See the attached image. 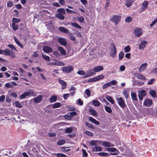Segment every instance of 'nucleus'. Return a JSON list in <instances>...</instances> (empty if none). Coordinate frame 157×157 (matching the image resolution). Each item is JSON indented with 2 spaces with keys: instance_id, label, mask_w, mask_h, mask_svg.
Here are the masks:
<instances>
[{
  "instance_id": "obj_1",
  "label": "nucleus",
  "mask_w": 157,
  "mask_h": 157,
  "mask_svg": "<svg viewBox=\"0 0 157 157\" xmlns=\"http://www.w3.org/2000/svg\"><path fill=\"white\" fill-rule=\"evenodd\" d=\"M110 46V54L113 58H114L117 55V51L115 45L114 44H111Z\"/></svg>"
},
{
  "instance_id": "obj_2",
  "label": "nucleus",
  "mask_w": 157,
  "mask_h": 157,
  "mask_svg": "<svg viewBox=\"0 0 157 157\" xmlns=\"http://www.w3.org/2000/svg\"><path fill=\"white\" fill-rule=\"evenodd\" d=\"M121 18V17L120 15H114L112 17L111 19L115 23V25H117L120 21Z\"/></svg>"
},
{
  "instance_id": "obj_3",
  "label": "nucleus",
  "mask_w": 157,
  "mask_h": 157,
  "mask_svg": "<svg viewBox=\"0 0 157 157\" xmlns=\"http://www.w3.org/2000/svg\"><path fill=\"white\" fill-rule=\"evenodd\" d=\"M138 96L140 101H142L144 97L146 95L147 92L144 90H142L138 91Z\"/></svg>"
},
{
  "instance_id": "obj_4",
  "label": "nucleus",
  "mask_w": 157,
  "mask_h": 157,
  "mask_svg": "<svg viewBox=\"0 0 157 157\" xmlns=\"http://www.w3.org/2000/svg\"><path fill=\"white\" fill-rule=\"evenodd\" d=\"M106 150L108 151L112 152H116L113 153H111V154L112 155H118L119 153V151L115 148L108 147L106 149Z\"/></svg>"
},
{
  "instance_id": "obj_5",
  "label": "nucleus",
  "mask_w": 157,
  "mask_h": 157,
  "mask_svg": "<svg viewBox=\"0 0 157 157\" xmlns=\"http://www.w3.org/2000/svg\"><path fill=\"white\" fill-rule=\"evenodd\" d=\"M95 73L94 72L93 69H91L87 71L85 73V75L84 76V78L91 76H92L95 75Z\"/></svg>"
},
{
  "instance_id": "obj_6",
  "label": "nucleus",
  "mask_w": 157,
  "mask_h": 157,
  "mask_svg": "<svg viewBox=\"0 0 157 157\" xmlns=\"http://www.w3.org/2000/svg\"><path fill=\"white\" fill-rule=\"evenodd\" d=\"M116 100L118 101V103L120 106L122 108H124L125 107V104L123 99L121 97L117 98Z\"/></svg>"
},
{
  "instance_id": "obj_7",
  "label": "nucleus",
  "mask_w": 157,
  "mask_h": 157,
  "mask_svg": "<svg viewBox=\"0 0 157 157\" xmlns=\"http://www.w3.org/2000/svg\"><path fill=\"white\" fill-rule=\"evenodd\" d=\"M73 70V67L69 66L68 67H63L62 70L64 72L69 73L72 71Z\"/></svg>"
},
{
  "instance_id": "obj_8",
  "label": "nucleus",
  "mask_w": 157,
  "mask_h": 157,
  "mask_svg": "<svg viewBox=\"0 0 157 157\" xmlns=\"http://www.w3.org/2000/svg\"><path fill=\"white\" fill-rule=\"evenodd\" d=\"M135 35L137 37H139L142 34V32L141 29L137 28L134 31Z\"/></svg>"
},
{
  "instance_id": "obj_9",
  "label": "nucleus",
  "mask_w": 157,
  "mask_h": 157,
  "mask_svg": "<svg viewBox=\"0 0 157 157\" xmlns=\"http://www.w3.org/2000/svg\"><path fill=\"white\" fill-rule=\"evenodd\" d=\"M148 2L147 1H144L141 5V10L140 12H142L145 10L147 7Z\"/></svg>"
},
{
  "instance_id": "obj_10",
  "label": "nucleus",
  "mask_w": 157,
  "mask_h": 157,
  "mask_svg": "<svg viewBox=\"0 0 157 157\" xmlns=\"http://www.w3.org/2000/svg\"><path fill=\"white\" fill-rule=\"evenodd\" d=\"M58 43L61 45L66 46L67 44V42L65 38H59L58 39Z\"/></svg>"
},
{
  "instance_id": "obj_11",
  "label": "nucleus",
  "mask_w": 157,
  "mask_h": 157,
  "mask_svg": "<svg viewBox=\"0 0 157 157\" xmlns=\"http://www.w3.org/2000/svg\"><path fill=\"white\" fill-rule=\"evenodd\" d=\"M152 100L149 99H147L145 100L144 102V104L147 107H150L152 105Z\"/></svg>"
},
{
  "instance_id": "obj_12",
  "label": "nucleus",
  "mask_w": 157,
  "mask_h": 157,
  "mask_svg": "<svg viewBox=\"0 0 157 157\" xmlns=\"http://www.w3.org/2000/svg\"><path fill=\"white\" fill-rule=\"evenodd\" d=\"M43 51L45 52L48 53L52 52V48L47 46H44L43 48Z\"/></svg>"
},
{
  "instance_id": "obj_13",
  "label": "nucleus",
  "mask_w": 157,
  "mask_h": 157,
  "mask_svg": "<svg viewBox=\"0 0 157 157\" xmlns=\"http://www.w3.org/2000/svg\"><path fill=\"white\" fill-rule=\"evenodd\" d=\"M58 80L59 83L62 85V89L63 90L65 89L67 86V83L66 82L60 79H59Z\"/></svg>"
},
{
  "instance_id": "obj_14",
  "label": "nucleus",
  "mask_w": 157,
  "mask_h": 157,
  "mask_svg": "<svg viewBox=\"0 0 157 157\" xmlns=\"http://www.w3.org/2000/svg\"><path fill=\"white\" fill-rule=\"evenodd\" d=\"M49 65H56L58 66H63L65 64L61 61H56V62H52L49 64Z\"/></svg>"
},
{
  "instance_id": "obj_15",
  "label": "nucleus",
  "mask_w": 157,
  "mask_h": 157,
  "mask_svg": "<svg viewBox=\"0 0 157 157\" xmlns=\"http://www.w3.org/2000/svg\"><path fill=\"white\" fill-rule=\"evenodd\" d=\"M147 65V64L146 63L142 64L139 68V71L140 72L144 71L146 69Z\"/></svg>"
},
{
  "instance_id": "obj_16",
  "label": "nucleus",
  "mask_w": 157,
  "mask_h": 157,
  "mask_svg": "<svg viewBox=\"0 0 157 157\" xmlns=\"http://www.w3.org/2000/svg\"><path fill=\"white\" fill-rule=\"evenodd\" d=\"M103 70V67L102 66H97L95 67L93 69L94 73L99 72Z\"/></svg>"
},
{
  "instance_id": "obj_17",
  "label": "nucleus",
  "mask_w": 157,
  "mask_h": 157,
  "mask_svg": "<svg viewBox=\"0 0 157 157\" xmlns=\"http://www.w3.org/2000/svg\"><path fill=\"white\" fill-rule=\"evenodd\" d=\"M102 145L105 147H113L114 146V145L112 143L108 142H103L102 143Z\"/></svg>"
},
{
  "instance_id": "obj_18",
  "label": "nucleus",
  "mask_w": 157,
  "mask_h": 157,
  "mask_svg": "<svg viewBox=\"0 0 157 157\" xmlns=\"http://www.w3.org/2000/svg\"><path fill=\"white\" fill-rule=\"evenodd\" d=\"M147 43V42L145 40L142 41L140 44L139 49H143L145 48Z\"/></svg>"
},
{
  "instance_id": "obj_19",
  "label": "nucleus",
  "mask_w": 157,
  "mask_h": 157,
  "mask_svg": "<svg viewBox=\"0 0 157 157\" xmlns=\"http://www.w3.org/2000/svg\"><path fill=\"white\" fill-rule=\"evenodd\" d=\"M42 99V96L41 95H39L34 98V101L35 103L39 102Z\"/></svg>"
},
{
  "instance_id": "obj_20",
  "label": "nucleus",
  "mask_w": 157,
  "mask_h": 157,
  "mask_svg": "<svg viewBox=\"0 0 157 157\" xmlns=\"http://www.w3.org/2000/svg\"><path fill=\"white\" fill-rule=\"evenodd\" d=\"M149 93L151 97L153 98H155L156 96V92L154 90L150 89L149 92Z\"/></svg>"
},
{
  "instance_id": "obj_21",
  "label": "nucleus",
  "mask_w": 157,
  "mask_h": 157,
  "mask_svg": "<svg viewBox=\"0 0 157 157\" xmlns=\"http://www.w3.org/2000/svg\"><path fill=\"white\" fill-rule=\"evenodd\" d=\"M89 119L90 121L96 125H98L99 124V121H96L95 119L93 118L92 117H90Z\"/></svg>"
},
{
  "instance_id": "obj_22",
  "label": "nucleus",
  "mask_w": 157,
  "mask_h": 157,
  "mask_svg": "<svg viewBox=\"0 0 157 157\" xmlns=\"http://www.w3.org/2000/svg\"><path fill=\"white\" fill-rule=\"evenodd\" d=\"M90 112L91 115L94 116H96L98 114L96 111L92 108L90 109Z\"/></svg>"
},
{
  "instance_id": "obj_23",
  "label": "nucleus",
  "mask_w": 157,
  "mask_h": 157,
  "mask_svg": "<svg viewBox=\"0 0 157 157\" xmlns=\"http://www.w3.org/2000/svg\"><path fill=\"white\" fill-rule=\"evenodd\" d=\"M59 29L60 31L66 33H68V30L65 28L62 27H60L59 28Z\"/></svg>"
},
{
  "instance_id": "obj_24",
  "label": "nucleus",
  "mask_w": 157,
  "mask_h": 157,
  "mask_svg": "<svg viewBox=\"0 0 157 157\" xmlns=\"http://www.w3.org/2000/svg\"><path fill=\"white\" fill-rule=\"evenodd\" d=\"M57 100V97L56 95H53L49 99L51 103L54 102L56 101Z\"/></svg>"
},
{
  "instance_id": "obj_25",
  "label": "nucleus",
  "mask_w": 157,
  "mask_h": 157,
  "mask_svg": "<svg viewBox=\"0 0 157 157\" xmlns=\"http://www.w3.org/2000/svg\"><path fill=\"white\" fill-rule=\"evenodd\" d=\"M58 49L61 54L63 55H65L66 54V51L61 47H59L58 48Z\"/></svg>"
},
{
  "instance_id": "obj_26",
  "label": "nucleus",
  "mask_w": 157,
  "mask_h": 157,
  "mask_svg": "<svg viewBox=\"0 0 157 157\" xmlns=\"http://www.w3.org/2000/svg\"><path fill=\"white\" fill-rule=\"evenodd\" d=\"M135 0H126V5L129 7L131 6L134 2Z\"/></svg>"
},
{
  "instance_id": "obj_27",
  "label": "nucleus",
  "mask_w": 157,
  "mask_h": 157,
  "mask_svg": "<svg viewBox=\"0 0 157 157\" xmlns=\"http://www.w3.org/2000/svg\"><path fill=\"white\" fill-rule=\"evenodd\" d=\"M70 24L71 26L79 29H81L82 28L81 27L76 23L71 22L70 23Z\"/></svg>"
},
{
  "instance_id": "obj_28",
  "label": "nucleus",
  "mask_w": 157,
  "mask_h": 157,
  "mask_svg": "<svg viewBox=\"0 0 157 157\" xmlns=\"http://www.w3.org/2000/svg\"><path fill=\"white\" fill-rule=\"evenodd\" d=\"M56 17L59 19L63 20L64 19V17L62 14L60 13H57L56 14Z\"/></svg>"
},
{
  "instance_id": "obj_29",
  "label": "nucleus",
  "mask_w": 157,
  "mask_h": 157,
  "mask_svg": "<svg viewBox=\"0 0 157 157\" xmlns=\"http://www.w3.org/2000/svg\"><path fill=\"white\" fill-rule=\"evenodd\" d=\"M25 92L26 93L27 96H36V95L34 94L32 90H30Z\"/></svg>"
},
{
  "instance_id": "obj_30",
  "label": "nucleus",
  "mask_w": 157,
  "mask_h": 157,
  "mask_svg": "<svg viewBox=\"0 0 157 157\" xmlns=\"http://www.w3.org/2000/svg\"><path fill=\"white\" fill-rule=\"evenodd\" d=\"M106 99L112 104H113L114 103V101L112 98L109 96H107L106 97Z\"/></svg>"
},
{
  "instance_id": "obj_31",
  "label": "nucleus",
  "mask_w": 157,
  "mask_h": 157,
  "mask_svg": "<svg viewBox=\"0 0 157 157\" xmlns=\"http://www.w3.org/2000/svg\"><path fill=\"white\" fill-rule=\"evenodd\" d=\"M57 11L59 13L62 14H64L66 13L65 10L63 8L58 9Z\"/></svg>"
},
{
  "instance_id": "obj_32",
  "label": "nucleus",
  "mask_w": 157,
  "mask_h": 157,
  "mask_svg": "<svg viewBox=\"0 0 157 157\" xmlns=\"http://www.w3.org/2000/svg\"><path fill=\"white\" fill-rule=\"evenodd\" d=\"M65 140H59L57 143V144L59 145H63L65 144Z\"/></svg>"
},
{
  "instance_id": "obj_33",
  "label": "nucleus",
  "mask_w": 157,
  "mask_h": 157,
  "mask_svg": "<svg viewBox=\"0 0 157 157\" xmlns=\"http://www.w3.org/2000/svg\"><path fill=\"white\" fill-rule=\"evenodd\" d=\"M61 105V104L59 102H56L52 106L54 109H56L59 107Z\"/></svg>"
},
{
  "instance_id": "obj_34",
  "label": "nucleus",
  "mask_w": 157,
  "mask_h": 157,
  "mask_svg": "<svg viewBox=\"0 0 157 157\" xmlns=\"http://www.w3.org/2000/svg\"><path fill=\"white\" fill-rule=\"evenodd\" d=\"M136 77L138 79H142L144 80L146 79V78L145 76L140 74H138L137 75Z\"/></svg>"
},
{
  "instance_id": "obj_35",
  "label": "nucleus",
  "mask_w": 157,
  "mask_h": 157,
  "mask_svg": "<svg viewBox=\"0 0 157 157\" xmlns=\"http://www.w3.org/2000/svg\"><path fill=\"white\" fill-rule=\"evenodd\" d=\"M131 96L132 100L134 101H137V98L136 95V94L133 92L131 94Z\"/></svg>"
},
{
  "instance_id": "obj_36",
  "label": "nucleus",
  "mask_w": 157,
  "mask_h": 157,
  "mask_svg": "<svg viewBox=\"0 0 157 157\" xmlns=\"http://www.w3.org/2000/svg\"><path fill=\"white\" fill-rule=\"evenodd\" d=\"M104 78V76L102 75H99L95 77L96 81L103 79Z\"/></svg>"
},
{
  "instance_id": "obj_37",
  "label": "nucleus",
  "mask_w": 157,
  "mask_h": 157,
  "mask_svg": "<svg viewBox=\"0 0 157 157\" xmlns=\"http://www.w3.org/2000/svg\"><path fill=\"white\" fill-rule=\"evenodd\" d=\"M93 104L95 106L98 107L100 105V103L98 100H93L92 101Z\"/></svg>"
},
{
  "instance_id": "obj_38",
  "label": "nucleus",
  "mask_w": 157,
  "mask_h": 157,
  "mask_svg": "<svg viewBox=\"0 0 157 157\" xmlns=\"http://www.w3.org/2000/svg\"><path fill=\"white\" fill-rule=\"evenodd\" d=\"M12 58H14L16 57L15 54L14 52L12 51H10L8 55Z\"/></svg>"
},
{
  "instance_id": "obj_39",
  "label": "nucleus",
  "mask_w": 157,
  "mask_h": 157,
  "mask_svg": "<svg viewBox=\"0 0 157 157\" xmlns=\"http://www.w3.org/2000/svg\"><path fill=\"white\" fill-rule=\"evenodd\" d=\"M105 111L108 113H111L112 112V110L109 107L107 106H105Z\"/></svg>"
},
{
  "instance_id": "obj_40",
  "label": "nucleus",
  "mask_w": 157,
  "mask_h": 157,
  "mask_svg": "<svg viewBox=\"0 0 157 157\" xmlns=\"http://www.w3.org/2000/svg\"><path fill=\"white\" fill-rule=\"evenodd\" d=\"M93 150L94 151H101V148L100 147L96 146L93 148Z\"/></svg>"
},
{
  "instance_id": "obj_41",
  "label": "nucleus",
  "mask_w": 157,
  "mask_h": 157,
  "mask_svg": "<svg viewBox=\"0 0 157 157\" xmlns=\"http://www.w3.org/2000/svg\"><path fill=\"white\" fill-rule=\"evenodd\" d=\"M10 51L8 49H6L3 50V55L5 56H8Z\"/></svg>"
},
{
  "instance_id": "obj_42",
  "label": "nucleus",
  "mask_w": 157,
  "mask_h": 157,
  "mask_svg": "<svg viewBox=\"0 0 157 157\" xmlns=\"http://www.w3.org/2000/svg\"><path fill=\"white\" fill-rule=\"evenodd\" d=\"M12 21L13 23H18L20 22V20L19 19L14 17L12 19Z\"/></svg>"
},
{
  "instance_id": "obj_43",
  "label": "nucleus",
  "mask_w": 157,
  "mask_h": 157,
  "mask_svg": "<svg viewBox=\"0 0 157 157\" xmlns=\"http://www.w3.org/2000/svg\"><path fill=\"white\" fill-rule=\"evenodd\" d=\"M73 130V129L71 127H69L66 128L65 130V132L66 133H70Z\"/></svg>"
},
{
  "instance_id": "obj_44",
  "label": "nucleus",
  "mask_w": 157,
  "mask_h": 157,
  "mask_svg": "<svg viewBox=\"0 0 157 157\" xmlns=\"http://www.w3.org/2000/svg\"><path fill=\"white\" fill-rule=\"evenodd\" d=\"M42 56L43 58L47 61L48 62L50 60V58L48 56H46L42 54Z\"/></svg>"
},
{
  "instance_id": "obj_45",
  "label": "nucleus",
  "mask_w": 157,
  "mask_h": 157,
  "mask_svg": "<svg viewBox=\"0 0 157 157\" xmlns=\"http://www.w3.org/2000/svg\"><path fill=\"white\" fill-rule=\"evenodd\" d=\"M98 154L100 156H108L109 155L108 153L103 152L98 153Z\"/></svg>"
},
{
  "instance_id": "obj_46",
  "label": "nucleus",
  "mask_w": 157,
  "mask_h": 157,
  "mask_svg": "<svg viewBox=\"0 0 157 157\" xmlns=\"http://www.w3.org/2000/svg\"><path fill=\"white\" fill-rule=\"evenodd\" d=\"M15 103L16 106L18 108H21L22 107V105L21 104L20 102L18 101H16Z\"/></svg>"
},
{
  "instance_id": "obj_47",
  "label": "nucleus",
  "mask_w": 157,
  "mask_h": 157,
  "mask_svg": "<svg viewBox=\"0 0 157 157\" xmlns=\"http://www.w3.org/2000/svg\"><path fill=\"white\" fill-rule=\"evenodd\" d=\"M55 155L57 156L58 157H65L66 155L62 153H55Z\"/></svg>"
},
{
  "instance_id": "obj_48",
  "label": "nucleus",
  "mask_w": 157,
  "mask_h": 157,
  "mask_svg": "<svg viewBox=\"0 0 157 157\" xmlns=\"http://www.w3.org/2000/svg\"><path fill=\"white\" fill-rule=\"evenodd\" d=\"M12 26L13 29L14 30H16L18 29V25H17L15 23H12Z\"/></svg>"
},
{
  "instance_id": "obj_49",
  "label": "nucleus",
  "mask_w": 157,
  "mask_h": 157,
  "mask_svg": "<svg viewBox=\"0 0 157 157\" xmlns=\"http://www.w3.org/2000/svg\"><path fill=\"white\" fill-rule=\"evenodd\" d=\"M78 21L82 23L84 21V19L83 17L81 16L77 17Z\"/></svg>"
},
{
  "instance_id": "obj_50",
  "label": "nucleus",
  "mask_w": 157,
  "mask_h": 157,
  "mask_svg": "<svg viewBox=\"0 0 157 157\" xmlns=\"http://www.w3.org/2000/svg\"><path fill=\"white\" fill-rule=\"evenodd\" d=\"M131 49L130 47L128 45L125 47L124 48V52H129Z\"/></svg>"
},
{
  "instance_id": "obj_51",
  "label": "nucleus",
  "mask_w": 157,
  "mask_h": 157,
  "mask_svg": "<svg viewBox=\"0 0 157 157\" xmlns=\"http://www.w3.org/2000/svg\"><path fill=\"white\" fill-rule=\"evenodd\" d=\"M124 53L123 52H121L119 54V59L121 60L123 59L124 56Z\"/></svg>"
},
{
  "instance_id": "obj_52",
  "label": "nucleus",
  "mask_w": 157,
  "mask_h": 157,
  "mask_svg": "<svg viewBox=\"0 0 157 157\" xmlns=\"http://www.w3.org/2000/svg\"><path fill=\"white\" fill-rule=\"evenodd\" d=\"M76 103L79 105H82L83 104V101L80 99H79L77 101Z\"/></svg>"
},
{
  "instance_id": "obj_53",
  "label": "nucleus",
  "mask_w": 157,
  "mask_h": 157,
  "mask_svg": "<svg viewBox=\"0 0 157 157\" xmlns=\"http://www.w3.org/2000/svg\"><path fill=\"white\" fill-rule=\"evenodd\" d=\"M110 86L112 85H115L117 83V81L115 80H113L109 82Z\"/></svg>"
},
{
  "instance_id": "obj_54",
  "label": "nucleus",
  "mask_w": 157,
  "mask_h": 157,
  "mask_svg": "<svg viewBox=\"0 0 157 157\" xmlns=\"http://www.w3.org/2000/svg\"><path fill=\"white\" fill-rule=\"evenodd\" d=\"M85 93L88 97H90V91L89 89H86L85 91Z\"/></svg>"
},
{
  "instance_id": "obj_55",
  "label": "nucleus",
  "mask_w": 157,
  "mask_h": 157,
  "mask_svg": "<svg viewBox=\"0 0 157 157\" xmlns=\"http://www.w3.org/2000/svg\"><path fill=\"white\" fill-rule=\"evenodd\" d=\"M132 17H128L125 18V21L127 22H129L132 21Z\"/></svg>"
},
{
  "instance_id": "obj_56",
  "label": "nucleus",
  "mask_w": 157,
  "mask_h": 157,
  "mask_svg": "<svg viewBox=\"0 0 157 157\" xmlns=\"http://www.w3.org/2000/svg\"><path fill=\"white\" fill-rule=\"evenodd\" d=\"M7 46L10 48L14 50L15 51H17V50L14 46L12 44H8Z\"/></svg>"
},
{
  "instance_id": "obj_57",
  "label": "nucleus",
  "mask_w": 157,
  "mask_h": 157,
  "mask_svg": "<svg viewBox=\"0 0 157 157\" xmlns=\"http://www.w3.org/2000/svg\"><path fill=\"white\" fill-rule=\"evenodd\" d=\"M65 119L68 120H71L72 118L70 114L65 115Z\"/></svg>"
},
{
  "instance_id": "obj_58",
  "label": "nucleus",
  "mask_w": 157,
  "mask_h": 157,
  "mask_svg": "<svg viewBox=\"0 0 157 157\" xmlns=\"http://www.w3.org/2000/svg\"><path fill=\"white\" fill-rule=\"evenodd\" d=\"M90 144L91 146H94L97 145V142L94 140H91L90 142Z\"/></svg>"
},
{
  "instance_id": "obj_59",
  "label": "nucleus",
  "mask_w": 157,
  "mask_h": 157,
  "mask_svg": "<svg viewBox=\"0 0 157 157\" xmlns=\"http://www.w3.org/2000/svg\"><path fill=\"white\" fill-rule=\"evenodd\" d=\"M123 94L125 98L127 99L128 98V95L126 90L123 91Z\"/></svg>"
},
{
  "instance_id": "obj_60",
  "label": "nucleus",
  "mask_w": 157,
  "mask_h": 157,
  "mask_svg": "<svg viewBox=\"0 0 157 157\" xmlns=\"http://www.w3.org/2000/svg\"><path fill=\"white\" fill-rule=\"evenodd\" d=\"M88 82H96L95 77L94 78H91L89 79L88 81Z\"/></svg>"
},
{
  "instance_id": "obj_61",
  "label": "nucleus",
  "mask_w": 157,
  "mask_h": 157,
  "mask_svg": "<svg viewBox=\"0 0 157 157\" xmlns=\"http://www.w3.org/2000/svg\"><path fill=\"white\" fill-rule=\"evenodd\" d=\"M77 73L80 75H85V73L84 71L82 70L79 71L77 72Z\"/></svg>"
},
{
  "instance_id": "obj_62",
  "label": "nucleus",
  "mask_w": 157,
  "mask_h": 157,
  "mask_svg": "<svg viewBox=\"0 0 157 157\" xmlns=\"http://www.w3.org/2000/svg\"><path fill=\"white\" fill-rule=\"evenodd\" d=\"M5 86L8 88H12L13 87L12 85L11 82H8L5 84Z\"/></svg>"
},
{
  "instance_id": "obj_63",
  "label": "nucleus",
  "mask_w": 157,
  "mask_h": 157,
  "mask_svg": "<svg viewBox=\"0 0 157 157\" xmlns=\"http://www.w3.org/2000/svg\"><path fill=\"white\" fill-rule=\"evenodd\" d=\"M108 86H110L109 82L105 84L102 86V88L103 89H105Z\"/></svg>"
},
{
  "instance_id": "obj_64",
  "label": "nucleus",
  "mask_w": 157,
  "mask_h": 157,
  "mask_svg": "<svg viewBox=\"0 0 157 157\" xmlns=\"http://www.w3.org/2000/svg\"><path fill=\"white\" fill-rule=\"evenodd\" d=\"M53 54L57 57H59L60 56L59 52L57 51H54L53 52Z\"/></svg>"
}]
</instances>
